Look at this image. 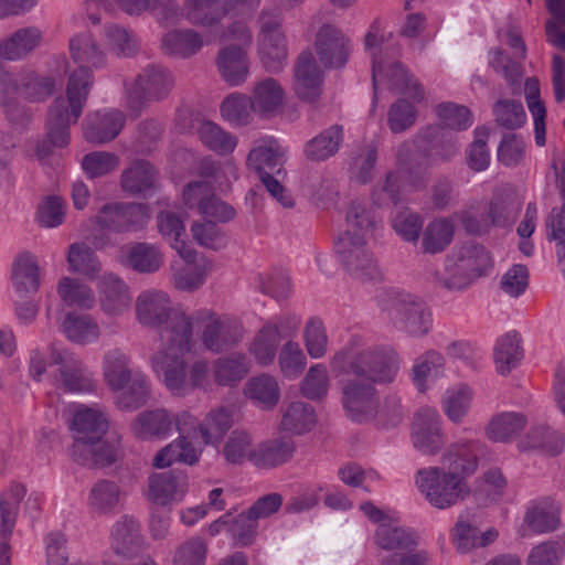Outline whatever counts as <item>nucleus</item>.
Returning a JSON list of instances; mask_svg holds the SVG:
<instances>
[{"label": "nucleus", "instance_id": "nucleus-64", "mask_svg": "<svg viewBox=\"0 0 565 565\" xmlns=\"http://www.w3.org/2000/svg\"><path fill=\"white\" fill-rule=\"evenodd\" d=\"M207 544L201 536H192L179 544L172 557V565H204Z\"/></svg>", "mask_w": 565, "mask_h": 565}, {"label": "nucleus", "instance_id": "nucleus-24", "mask_svg": "<svg viewBox=\"0 0 565 565\" xmlns=\"http://www.w3.org/2000/svg\"><path fill=\"white\" fill-rule=\"evenodd\" d=\"M417 138L429 150L431 166L436 162L450 161L460 148L458 138L439 126L429 125L422 128L417 132Z\"/></svg>", "mask_w": 565, "mask_h": 565}, {"label": "nucleus", "instance_id": "nucleus-5", "mask_svg": "<svg viewBox=\"0 0 565 565\" xmlns=\"http://www.w3.org/2000/svg\"><path fill=\"white\" fill-rule=\"evenodd\" d=\"M174 87L171 72L160 64H148L136 76L131 86L126 88L128 105L139 109L146 102L162 100Z\"/></svg>", "mask_w": 565, "mask_h": 565}, {"label": "nucleus", "instance_id": "nucleus-44", "mask_svg": "<svg viewBox=\"0 0 565 565\" xmlns=\"http://www.w3.org/2000/svg\"><path fill=\"white\" fill-rule=\"evenodd\" d=\"M525 425L526 417L521 413H500L489 422L486 435L490 440L508 443L519 435Z\"/></svg>", "mask_w": 565, "mask_h": 565}, {"label": "nucleus", "instance_id": "nucleus-35", "mask_svg": "<svg viewBox=\"0 0 565 565\" xmlns=\"http://www.w3.org/2000/svg\"><path fill=\"white\" fill-rule=\"evenodd\" d=\"M53 360L61 364L60 372L66 391L85 393L94 390L95 384L92 375L82 362L71 356H64L61 352L55 354Z\"/></svg>", "mask_w": 565, "mask_h": 565}, {"label": "nucleus", "instance_id": "nucleus-8", "mask_svg": "<svg viewBox=\"0 0 565 565\" xmlns=\"http://www.w3.org/2000/svg\"><path fill=\"white\" fill-rule=\"evenodd\" d=\"M294 77V92L297 98L318 108L323 93L324 77L310 51L299 54Z\"/></svg>", "mask_w": 565, "mask_h": 565}, {"label": "nucleus", "instance_id": "nucleus-60", "mask_svg": "<svg viewBox=\"0 0 565 565\" xmlns=\"http://www.w3.org/2000/svg\"><path fill=\"white\" fill-rule=\"evenodd\" d=\"M253 113H255V108L252 98L245 94L233 93L221 104L222 116L237 125L249 124Z\"/></svg>", "mask_w": 565, "mask_h": 565}, {"label": "nucleus", "instance_id": "nucleus-26", "mask_svg": "<svg viewBox=\"0 0 565 565\" xmlns=\"http://www.w3.org/2000/svg\"><path fill=\"white\" fill-rule=\"evenodd\" d=\"M99 302L104 312L121 315L131 303L128 286L115 274H106L99 282Z\"/></svg>", "mask_w": 565, "mask_h": 565}, {"label": "nucleus", "instance_id": "nucleus-42", "mask_svg": "<svg viewBox=\"0 0 565 565\" xmlns=\"http://www.w3.org/2000/svg\"><path fill=\"white\" fill-rule=\"evenodd\" d=\"M70 50L73 60L81 64V66L70 75V77L81 68H85L89 72L93 83L94 79L89 66L98 67L103 65L104 54L93 40L92 34L89 32H83L72 38L70 41Z\"/></svg>", "mask_w": 565, "mask_h": 565}, {"label": "nucleus", "instance_id": "nucleus-39", "mask_svg": "<svg viewBox=\"0 0 565 565\" xmlns=\"http://www.w3.org/2000/svg\"><path fill=\"white\" fill-rule=\"evenodd\" d=\"M257 445L252 435L245 430L235 429L225 439L221 454L225 461L233 466H242L245 462L254 465Z\"/></svg>", "mask_w": 565, "mask_h": 565}, {"label": "nucleus", "instance_id": "nucleus-6", "mask_svg": "<svg viewBox=\"0 0 565 565\" xmlns=\"http://www.w3.org/2000/svg\"><path fill=\"white\" fill-rule=\"evenodd\" d=\"M334 250L345 270L351 275L370 280L381 278L377 262L362 235L342 233L334 242Z\"/></svg>", "mask_w": 565, "mask_h": 565}, {"label": "nucleus", "instance_id": "nucleus-22", "mask_svg": "<svg viewBox=\"0 0 565 565\" xmlns=\"http://www.w3.org/2000/svg\"><path fill=\"white\" fill-rule=\"evenodd\" d=\"M398 323L402 330L412 337L426 335L433 327V316L427 305L408 296L397 306Z\"/></svg>", "mask_w": 565, "mask_h": 565}, {"label": "nucleus", "instance_id": "nucleus-52", "mask_svg": "<svg viewBox=\"0 0 565 565\" xmlns=\"http://www.w3.org/2000/svg\"><path fill=\"white\" fill-rule=\"evenodd\" d=\"M492 265L491 257L483 246L468 244L461 247L455 267L466 273L472 280L481 276Z\"/></svg>", "mask_w": 565, "mask_h": 565}, {"label": "nucleus", "instance_id": "nucleus-32", "mask_svg": "<svg viewBox=\"0 0 565 565\" xmlns=\"http://www.w3.org/2000/svg\"><path fill=\"white\" fill-rule=\"evenodd\" d=\"M203 45V36L193 29L171 30L161 40L164 54L178 58H190L199 53Z\"/></svg>", "mask_w": 565, "mask_h": 565}, {"label": "nucleus", "instance_id": "nucleus-9", "mask_svg": "<svg viewBox=\"0 0 565 565\" xmlns=\"http://www.w3.org/2000/svg\"><path fill=\"white\" fill-rule=\"evenodd\" d=\"M396 164L406 180L414 185H424L429 177L431 162L429 150L417 138V134L398 145Z\"/></svg>", "mask_w": 565, "mask_h": 565}, {"label": "nucleus", "instance_id": "nucleus-56", "mask_svg": "<svg viewBox=\"0 0 565 565\" xmlns=\"http://www.w3.org/2000/svg\"><path fill=\"white\" fill-rule=\"evenodd\" d=\"M150 396V384L140 372H135L134 377L117 396V405L124 411H136L143 406Z\"/></svg>", "mask_w": 565, "mask_h": 565}, {"label": "nucleus", "instance_id": "nucleus-41", "mask_svg": "<svg viewBox=\"0 0 565 565\" xmlns=\"http://www.w3.org/2000/svg\"><path fill=\"white\" fill-rule=\"evenodd\" d=\"M66 262L71 273L79 274L88 279H95L102 271V264L95 250L83 242L68 246Z\"/></svg>", "mask_w": 565, "mask_h": 565}, {"label": "nucleus", "instance_id": "nucleus-63", "mask_svg": "<svg viewBox=\"0 0 565 565\" xmlns=\"http://www.w3.org/2000/svg\"><path fill=\"white\" fill-rule=\"evenodd\" d=\"M375 544L386 551L409 548L415 541L404 529L391 522L381 523L374 535Z\"/></svg>", "mask_w": 565, "mask_h": 565}, {"label": "nucleus", "instance_id": "nucleus-16", "mask_svg": "<svg viewBox=\"0 0 565 565\" xmlns=\"http://www.w3.org/2000/svg\"><path fill=\"white\" fill-rule=\"evenodd\" d=\"M117 260L137 273L153 274L163 265V253L154 244L135 242L118 248Z\"/></svg>", "mask_w": 565, "mask_h": 565}, {"label": "nucleus", "instance_id": "nucleus-4", "mask_svg": "<svg viewBox=\"0 0 565 565\" xmlns=\"http://www.w3.org/2000/svg\"><path fill=\"white\" fill-rule=\"evenodd\" d=\"M194 320L201 330L199 335L201 344L211 353H223L243 339V324L232 316L218 315L204 308L194 311Z\"/></svg>", "mask_w": 565, "mask_h": 565}, {"label": "nucleus", "instance_id": "nucleus-36", "mask_svg": "<svg viewBox=\"0 0 565 565\" xmlns=\"http://www.w3.org/2000/svg\"><path fill=\"white\" fill-rule=\"evenodd\" d=\"M249 372L247 358L233 352L226 356L216 359L212 365L213 381L218 386H234Z\"/></svg>", "mask_w": 565, "mask_h": 565}, {"label": "nucleus", "instance_id": "nucleus-20", "mask_svg": "<svg viewBox=\"0 0 565 565\" xmlns=\"http://www.w3.org/2000/svg\"><path fill=\"white\" fill-rule=\"evenodd\" d=\"M158 171L147 160L137 159L120 175L121 190L130 196H147L157 188Z\"/></svg>", "mask_w": 565, "mask_h": 565}, {"label": "nucleus", "instance_id": "nucleus-37", "mask_svg": "<svg viewBox=\"0 0 565 565\" xmlns=\"http://www.w3.org/2000/svg\"><path fill=\"white\" fill-rule=\"evenodd\" d=\"M250 98L255 113L260 117H269L284 105L285 93L276 79L265 78L254 86Z\"/></svg>", "mask_w": 565, "mask_h": 565}, {"label": "nucleus", "instance_id": "nucleus-55", "mask_svg": "<svg viewBox=\"0 0 565 565\" xmlns=\"http://www.w3.org/2000/svg\"><path fill=\"white\" fill-rule=\"evenodd\" d=\"M62 329L68 340L79 344L95 341L100 334L97 322L86 315L67 313Z\"/></svg>", "mask_w": 565, "mask_h": 565}, {"label": "nucleus", "instance_id": "nucleus-3", "mask_svg": "<svg viewBox=\"0 0 565 565\" xmlns=\"http://www.w3.org/2000/svg\"><path fill=\"white\" fill-rule=\"evenodd\" d=\"M90 87L92 77L85 68H81L68 78L66 98H56L49 109L47 140H42L35 148V154L40 160L49 158L53 147H64L68 143L70 126L77 122L81 117Z\"/></svg>", "mask_w": 565, "mask_h": 565}, {"label": "nucleus", "instance_id": "nucleus-11", "mask_svg": "<svg viewBox=\"0 0 565 565\" xmlns=\"http://www.w3.org/2000/svg\"><path fill=\"white\" fill-rule=\"evenodd\" d=\"M282 504L279 493H269L259 498L245 513L238 514L232 522L230 531L239 545L252 543L256 533L258 519L268 518Z\"/></svg>", "mask_w": 565, "mask_h": 565}, {"label": "nucleus", "instance_id": "nucleus-14", "mask_svg": "<svg viewBox=\"0 0 565 565\" xmlns=\"http://www.w3.org/2000/svg\"><path fill=\"white\" fill-rule=\"evenodd\" d=\"M151 366L173 395L189 394L186 361L182 355L160 350L151 356Z\"/></svg>", "mask_w": 565, "mask_h": 565}, {"label": "nucleus", "instance_id": "nucleus-10", "mask_svg": "<svg viewBox=\"0 0 565 565\" xmlns=\"http://www.w3.org/2000/svg\"><path fill=\"white\" fill-rule=\"evenodd\" d=\"M148 220L147 207L141 203L106 204L97 215V223L115 233L140 231Z\"/></svg>", "mask_w": 565, "mask_h": 565}, {"label": "nucleus", "instance_id": "nucleus-45", "mask_svg": "<svg viewBox=\"0 0 565 565\" xmlns=\"http://www.w3.org/2000/svg\"><path fill=\"white\" fill-rule=\"evenodd\" d=\"M317 422L315 408L305 402H291L285 409L280 426L282 430L302 435L311 430Z\"/></svg>", "mask_w": 565, "mask_h": 565}, {"label": "nucleus", "instance_id": "nucleus-47", "mask_svg": "<svg viewBox=\"0 0 565 565\" xmlns=\"http://www.w3.org/2000/svg\"><path fill=\"white\" fill-rule=\"evenodd\" d=\"M127 355L118 350L108 351L104 358V377L113 391L124 390L134 377Z\"/></svg>", "mask_w": 565, "mask_h": 565}, {"label": "nucleus", "instance_id": "nucleus-34", "mask_svg": "<svg viewBox=\"0 0 565 565\" xmlns=\"http://www.w3.org/2000/svg\"><path fill=\"white\" fill-rule=\"evenodd\" d=\"M342 141L343 127L341 125H332L306 142L303 154L312 162L328 160L338 153Z\"/></svg>", "mask_w": 565, "mask_h": 565}, {"label": "nucleus", "instance_id": "nucleus-40", "mask_svg": "<svg viewBox=\"0 0 565 565\" xmlns=\"http://www.w3.org/2000/svg\"><path fill=\"white\" fill-rule=\"evenodd\" d=\"M12 280L17 291L35 294L40 288V266L34 255L20 254L12 267Z\"/></svg>", "mask_w": 565, "mask_h": 565}, {"label": "nucleus", "instance_id": "nucleus-21", "mask_svg": "<svg viewBox=\"0 0 565 565\" xmlns=\"http://www.w3.org/2000/svg\"><path fill=\"white\" fill-rule=\"evenodd\" d=\"M125 121V114L120 110L95 111L86 118L84 137L95 145L109 142L119 135Z\"/></svg>", "mask_w": 565, "mask_h": 565}, {"label": "nucleus", "instance_id": "nucleus-59", "mask_svg": "<svg viewBox=\"0 0 565 565\" xmlns=\"http://www.w3.org/2000/svg\"><path fill=\"white\" fill-rule=\"evenodd\" d=\"M385 73L390 87L401 94L407 95L415 100L424 98V88L419 83L413 81L399 62H393L379 73Z\"/></svg>", "mask_w": 565, "mask_h": 565}, {"label": "nucleus", "instance_id": "nucleus-19", "mask_svg": "<svg viewBox=\"0 0 565 565\" xmlns=\"http://www.w3.org/2000/svg\"><path fill=\"white\" fill-rule=\"evenodd\" d=\"M148 495L153 502L167 505L183 498L188 489V476L178 469L154 472L148 479Z\"/></svg>", "mask_w": 565, "mask_h": 565}, {"label": "nucleus", "instance_id": "nucleus-61", "mask_svg": "<svg viewBox=\"0 0 565 565\" xmlns=\"http://www.w3.org/2000/svg\"><path fill=\"white\" fill-rule=\"evenodd\" d=\"M25 488L22 484L13 483L9 490L0 497L1 534L9 535L15 523L20 502L25 495Z\"/></svg>", "mask_w": 565, "mask_h": 565}, {"label": "nucleus", "instance_id": "nucleus-12", "mask_svg": "<svg viewBox=\"0 0 565 565\" xmlns=\"http://www.w3.org/2000/svg\"><path fill=\"white\" fill-rule=\"evenodd\" d=\"M111 544L114 552L127 559H137L132 565L145 558L147 543L141 532L140 523L132 516L122 515L111 527Z\"/></svg>", "mask_w": 565, "mask_h": 565}, {"label": "nucleus", "instance_id": "nucleus-29", "mask_svg": "<svg viewBox=\"0 0 565 565\" xmlns=\"http://www.w3.org/2000/svg\"><path fill=\"white\" fill-rule=\"evenodd\" d=\"M55 82L51 77H42L33 73L23 74L18 78H9L2 83L3 94L20 93L31 102H42L54 90Z\"/></svg>", "mask_w": 565, "mask_h": 565}, {"label": "nucleus", "instance_id": "nucleus-50", "mask_svg": "<svg viewBox=\"0 0 565 565\" xmlns=\"http://www.w3.org/2000/svg\"><path fill=\"white\" fill-rule=\"evenodd\" d=\"M232 412L226 406L212 408L199 425L200 436L205 445L217 443L232 427Z\"/></svg>", "mask_w": 565, "mask_h": 565}, {"label": "nucleus", "instance_id": "nucleus-31", "mask_svg": "<svg viewBox=\"0 0 565 565\" xmlns=\"http://www.w3.org/2000/svg\"><path fill=\"white\" fill-rule=\"evenodd\" d=\"M223 79L231 86L243 84L248 75V57L246 51L236 45L223 47L216 58Z\"/></svg>", "mask_w": 565, "mask_h": 565}, {"label": "nucleus", "instance_id": "nucleus-38", "mask_svg": "<svg viewBox=\"0 0 565 565\" xmlns=\"http://www.w3.org/2000/svg\"><path fill=\"white\" fill-rule=\"evenodd\" d=\"M41 38V31L36 28L19 29L0 42V57L8 61L20 60L39 45Z\"/></svg>", "mask_w": 565, "mask_h": 565}, {"label": "nucleus", "instance_id": "nucleus-62", "mask_svg": "<svg viewBox=\"0 0 565 565\" xmlns=\"http://www.w3.org/2000/svg\"><path fill=\"white\" fill-rule=\"evenodd\" d=\"M444 358L436 351H428L413 367V379L419 392L426 391L427 382L437 379L444 370Z\"/></svg>", "mask_w": 565, "mask_h": 565}, {"label": "nucleus", "instance_id": "nucleus-13", "mask_svg": "<svg viewBox=\"0 0 565 565\" xmlns=\"http://www.w3.org/2000/svg\"><path fill=\"white\" fill-rule=\"evenodd\" d=\"M183 200L186 205L198 202L199 211L207 222L225 223L234 218L235 210L211 192L205 181H195L185 185Z\"/></svg>", "mask_w": 565, "mask_h": 565}, {"label": "nucleus", "instance_id": "nucleus-1", "mask_svg": "<svg viewBox=\"0 0 565 565\" xmlns=\"http://www.w3.org/2000/svg\"><path fill=\"white\" fill-rule=\"evenodd\" d=\"M331 366L342 375L341 402L349 418L364 423L376 413V384L392 383L398 372L397 352L388 345L361 350L344 348L331 360Z\"/></svg>", "mask_w": 565, "mask_h": 565}, {"label": "nucleus", "instance_id": "nucleus-46", "mask_svg": "<svg viewBox=\"0 0 565 565\" xmlns=\"http://www.w3.org/2000/svg\"><path fill=\"white\" fill-rule=\"evenodd\" d=\"M280 340L278 326L267 322L255 334L249 351L259 364H271L276 358Z\"/></svg>", "mask_w": 565, "mask_h": 565}, {"label": "nucleus", "instance_id": "nucleus-15", "mask_svg": "<svg viewBox=\"0 0 565 565\" xmlns=\"http://www.w3.org/2000/svg\"><path fill=\"white\" fill-rule=\"evenodd\" d=\"M177 310L170 296L162 290H146L136 299V317L140 324L158 330Z\"/></svg>", "mask_w": 565, "mask_h": 565}, {"label": "nucleus", "instance_id": "nucleus-51", "mask_svg": "<svg viewBox=\"0 0 565 565\" xmlns=\"http://www.w3.org/2000/svg\"><path fill=\"white\" fill-rule=\"evenodd\" d=\"M493 351L497 371L502 375L509 374L516 366L522 355L518 333L510 331L501 335L497 340Z\"/></svg>", "mask_w": 565, "mask_h": 565}, {"label": "nucleus", "instance_id": "nucleus-33", "mask_svg": "<svg viewBox=\"0 0 565 565\" xmlns=\"http://www.w3.org/2000/svg\"><path fill=\"white\" fill-rule=\"evenodd\" d=\"M184 12L192 25L213 29L227 15V8L221 0H185Z\"/></svg>", "mask_w": 565, "mask_h": 565}, {"label": "nucleus", "instance_id": "nucleus-57", "mask_svg": "<svg viewBox=\"0 0 565 565\" xmlns=\"http://www.w3.org/2000/svg\"><path fill=\"white\" fill-rule=\"evenodd\" d=\"M260 56L263 65L268 72H280L287 60V46L284 33H275L262 38Z\"/></svg>", "mask_w": 565, "mask_h": 565}, {"label": "nucleus", "instance_id": "nucleus-28", "mask_svg": "<svg viewBox=\"0 0 565 565\" xmlns=\"http://www.w3.org/2000/svg\"><path fill=\"white\" fill-rule=\"evenodd\" d=\"M172 427V415L162 408L145 411L130 423L131 431L139 439L163 438Z\"/></svg>", "mask_w": 565, "mask_h": 565}, {"label": "nucleus", "instance_id": "nucleus-49", "mask_svg": "<svg viewBox=\"0 0 565 565\" xmlns=\"http://www.w3.org/2000/svg\"><path fill=\"white\" fill-rule=\"evenodd\" d=\"M122 491L117 482L108 479L96 481L88 495L89 507L98 513H110L120 503Z\"/></svg>", "mask_w": 565, "mask_h": 565}, {"label": "nucleus", "instance_id": "nucleus-54", "mask_svg": "<svg viewBox=\"0 0 565 565\" xmlns=\"http://www.w3.org/2000/svg\"><path fill=\"white\" fill-rule=\"evenodd\" d=\"M455 234V226L449 218L430 222L423 232L422 247L427 254H437L447 248Z\"/></svg>", "mask_w": 565, "mask_h": 565}, {"label": "nucleus", "instance_id": "nucleus-25", "mask_svg": "<svg viewBox=\"0 0 565 565\" xmlns=\"http://www.w3.org/2000/svg\"><path fill=\"white\" fill-rule=\"evenodd\" d=\"M296 452V443L291 437L279 436L264 440L257 445L254 466L260 469H273L290 461Z\"/></svg>", "mask_w": 565, "mask_h": 565}, {"label": "nucleus", "instance_id": "nucleus-30", "mask_svg": "<svg viewBox=\"0 0 565 565\" xmlns=\"http://www.w3.org/2000/svg\"><path fill=\"white\" fill-rule=\"evenodd\" d=\"M72 429L75 431L74 443H87L99 439L106 434L108 420L103 412L81 406L74 413Z\"/></svg>", "mask_w": 565, "mask_h": 565}, {"label": "nucleus", "instance_id": "nucleus-53", "mask_svg": "<svg viewBox=\"0 0 565 565\" xmlns=\"http://www.w3.org/2000/svg\"><path fill=\"white\" fill-rule=\"evenodd\" d=\"M245 394L263 408L270 409L279 402L280 388L274 376L262 374L247 382Z\"/></svg>", "mask_w": 565, "mask_h": 565}, {"label": "nucleus", "instance_id": "nucleus-27", "mask_svg": "<svg viewBox=\"0 0 565 565\" xmlns=\"http://www.w3.org/2000/svg\"><path fill=\"white\" fill-rule=\"evenodd\" d=\"M524 524L536 534L556 531L561 526L559 504L551 498L533 503L524 514Z\"/></svg>", "mask_w": 565, "mask_h": 565}, {"label": "nucleus", "instance_id": "nucleus-48", "mask_svg": "<svg viewBox=\"0 0 565 565\" xmlns=\"http://www.w3.org/2000/svg\"><path fill=\"white\" fill-rule=\"evenodd\" d=\"M57 295L67 307H77L81 309H90L95 305V295L93 289L76 278L68 276L58 280Z\"/></svg>", "mask_w": 565, "mask_h": 565}, {"label": "nucleus", "instance_id": "nucleus-2", "mask_svg": "<svg viewBox=\"0 0 565 565\" xmlns=\"http://www.w3.org/2000/svg\"><path fill=\"white\" fill-rule=\"evenodd\" d=\"M441 467L419 469L415 483L430 505L436 509H449L470 493L465 477L473 473L478 467V456L472 441L451 444L441 457Z\"/></svg>", "mask_w": 565, "mask_h": 565}, {"label": "nucleus", "instance_id": "nucleus-58", "mask_svg": "<svg viewBox=\"0 0 565 565\" xmlns=\"http://www.w3.org/2000/svg\"><path fill=\"white\" fill-rule=\"evenodd\" d=\"M198 135L209 149L223 156L231 153L237 143L235 136L223 130L213 121H203L198 128Z\"/></svg>", "mask_w": 565, "mask_h": 565}, {"label": "nucleus", "instance_id": "nucleus-7", "mask_svg": "<svg viewBox=\"0 0 565 565\" xmlns=\"http://www.w3.org/2000/svg\"><path fill=\"white\" fill-rule=\"evenodd\" d=\"M313 46L326 68H341L351 54L350 38L335 24L323 23L315 34Z\"/></svg>", "mask_w": 565, "mask_h": 565}, {"label": "nucleus", "instance_id": "nucleus-43", "mask_svg": "<svg viewBox=\"0 0 565 565\" xmlns=\"http://www.w3.org/2000/svg\"><path fill=\"white\" fill-rule=\"evenodd\" d=\"M282 158L284 153L280 151L278 145L275 141H269L249 151L247 166L250 170H254L258 177L269 172L282 174Z\"/></svg>", "mask_w": 565, "mask_h": 565}, {"label": "nucleus", "instance_id": "nucleus-18", "mask_svg": "<svg viewBox=\"0 0 565 565\" xmlns=\"http://www.w3.org/2000/svg\"><path fill=\"white\" fill-rule=\"evenodd\" d=\"M194 324V312L186 315L177 308L164 324L158 329L161 344L170 351L189 352L193 344Z\"/></svg>", "mask_w": 565, "mask_h": 565}, {"label": "nucleus", "instance_id": "nucleus-17", "mask_svg": "<svg viewBox=\"0 0 565 565\" xmlns=\"http://www.w3.org/2000/svg\"><path fill=\"white\" fill-rule=\"evenodd\" d=\"M413 445L426 455H436L443 448L439 415L436 409L422 408L417 412L412 431Z\"/></svg>", "mask_w": 565, "mask_h": 565}, {"label": "nucleus", "instance_id": "nucleus-23", "mask_svg": "<svg viewBox=\"0 0 565 565\" xmlns=\"http://www.w3.org/2000/svg\"><path fill=\"white\" fill-rule=\"evenodd\" d=\"M71 455L75 462L92 468L109 467L118 458L117 448L107 440H103V437L87 443H74Z\"/></svg>", "mask_w": 565, "mask_h": 565}]
</instances>
